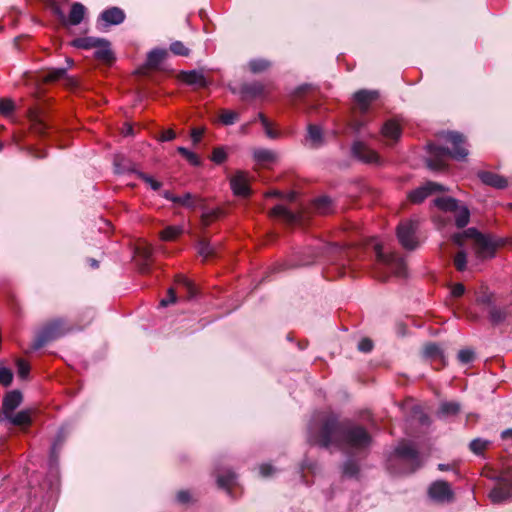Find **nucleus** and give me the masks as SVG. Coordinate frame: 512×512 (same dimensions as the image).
Listing matches in <instances>:
<instances>
[{"label":"nucleus","mask_w":512,"mask_h":512,"mask_svg":"<svg viewBox=\"0 0 512 512\" xmlns=\"http://www.w3.org/2000/svg\"><path fill=\"white\" fill-rule=\"evenodd\" d=\"M317 442L323 447L336 445L361 450L370 445L371 437L364 428L339 423L330 416L325 420Z\"/></svg>","instance_id":"nucleus-1"},{"label":"nucleus","mask_w":512,"mask_h":512,"mask_svg":"<svg viewBox=\"0 0 512 512\" xmlns=\"http://www.w3.org/2000/svg\"><path fill=\"white\" fill-rule=\"evenodd\" d=\"M432 197L431 214L432 221L437 229L442 230L448 221V196L444 185L428 181L408 193V199L413 204H420L425 199Z\"/></svg>","instance_id":"nucleus-2"},{"label":"nucleus","mask_w":512,"mask_h":512,"mask_svg":"<svg viewBox=\"0 0 512 512\" xmlns=\"http://www.w3.org/2000/svg\"><path fill=\"white\" fill-rule=\"evenodd\" d=\"M376 253L377 265L375 269V276L382 281L387 280L389 274H394L398 277H404L406 274V266L402 258L394 254H385L381 244L374 246Z\"/></svg>","instance_id":"nucleus-3"},{"label":"nucleus","mask_w":512,"mask_h":512,"mask_svg":"<svg viewBox=\"0 0 512 512\" xmlns=\"http://www.w3.org/2000/svg\"><path fill=\"white\" fill-rule=\"evenodd\" d=\"M453 242L463 245L467 240L473 241L479 257H492L495 251V244L491 238L479 233L475 228H469L462 233H457L452 238Z\"/></svg>","instance_id":"nucleus-4"},{"label":"nucleus","mask_w":512,"mask_h":512,"mask_svg":"<svg viewBox=\"0 0 512 512\" xmlns=\"http://www.w3.org/2000/svg\"><path fill=\"white\" fill-rule=\"evenodd\" d=\"M69 328L65 327L62 320H54L45 325L37 334L33 344L34 349L43 347L46 343L65 335Z\"/></svg>","instance_id":"nucleus-5"},{"label":"nucleus","mask_w":512,"mask_h":512,"mask_svg":"<svg viewBox=\"0 0 512 512\" xmlns=\"http://www.w3.org/2000/svg\"><path fill=\"white\" fill-rule=\"evenodd\" d=\"M419 222L417 220L402 221L397 227V238L403 248L413 250L419 245L417 230Z\"/></svg>","instance_id":"nucleus-6"},{"label":"nucleus","mask_w":512,"mask_h":512,"mask_svg":"<svg viewBox=\"0 0 512 512\" xmlns=\"http://www.w3.org/2000/svg\"><path fill=\"white\" fill-rule=\"evenodd\" d=\"M448 161V150L435 145L428 146L427 166L430 170L438 171L443 169Z\"/></svg>","instance_id":"nucleus-7"},{"label":"nucleus","mask_w":512,"mask_h":512,"mask_svg":"<svg viewBox=\"0 0 512 512\" xmlns=\"http://www.w3.org/2000/svg\"><path fill=\"white\" fill-rule=\"evenodd\" d=\"M469 154L466 138L459 132L450 131V158L461 161Z\"/></svg>","instance_id":"nucleus-8"},{"label":"nucleus","mask_w":512,"mask_h":512,"mask_svg":"<svg viewBox=\"0 0 512 512\" xmlns=\"http://www.w3.org/2000/svg\"><path fill=\"white\" fill-rule=\"evenodd\" d=\"M395 457L401 462H408L411 464V471H414L420 466V461L417 451L414 447L406 442H402L395 449Z\"/></svg>","instance_id":"nucleus-9"},{"label":"nucleus","mask_w":512,"mask_h":512,"mask_svg":"<svg viewBox=\"0 0 512 512\" xmlns=\"http://www.w3.org/2000/svg\"><path fill=\"white\" fill-rule=\"evenodd\" d=\"M450 215L455 225L459 228L465 227L470 219V211L466 205L450 197Z\"/></svg>","instance_id":"nucleus-10"},{"label":"nucleus","mask_w":512,"mask_h":512,"mask_svg":"<svg viewBox=\"0 0 512 512\" xmlns=\"http://www.w3.org/2000/svg\"><path fill=\"white\" fill-rule=\"evenodd\" d=\"M379 93L376 90H359L354 94V101L361 113H366L370 105L376 101Z\"/></svg>","instance_id":"nucleus-11"},{"label":"nucleus","mask_w":512,"mask_h":512,"mask_svg":"<svg viewBox=\"0 0 512 512\" xmlns=\"http://www.w3.org/2000/svg\"><path fill=\"white\" fill-rule=\"evenodd\" d=\"M402 134V127L394 119L387 120L381 128V136L387 143L393 144L399 140Z\"/></svg>","instance_id":"nucleus-12"},{"label":"nucleus","mask_w":512,"mask_h":512,"mask_svg":"<svg viewBox=\"0 0 512 512\" xmlns=\"http://www.w3.org/2000/svg\"><path fill=\"white\" fill-rule=\"evenodd\" d=\"M231 189L237 196L247 197L250 194L248 175L238 171L230 180Z\"/></svg>","instance_id":"nucleus-13"},{"label":"nucleus","mask_w":512,"mask_h":512,"mask_svg":"<svg viewBox=\"0 0 512 512\" xmlns=\"http://www.w3.org/2000/svg\"><path fill=\"white\" fill-rule=\"evenodd\" d=\"M352 152L355 157L366 163H377L379 160L378 154L363 142H355L352 146Z\"/></svg>","instance_id":"nucleus-14"},{"label":"nucleus","mask_w":512,"mask_h":512,"mask_svg":"<svg viewBox=\"0 0 512 512\" xmlns=\"http://www.w3.org/2000/svg\"><path fill=\"white\" fill-rule=\"evenodd\" d=\"M479 179L481 182L485 185L497 188V189H503L508 186V181L503 176H500L494 172L490 171H479L477 173Z\"/></svg>","instance_id":"nucleus-15"},{"label":"nucleus","mask_w":512,"mask_h":512,"mask_svg":"<svg viewBox=\"0 0 512 512\" xmlns=\"http://www.w3.org/2000/svg\"><path fill=\"white\" fill-rule=\"evenodd\" d=\"M22 403V394L17 391L13 390L7 393L3 398L2 403V409H3V418L7 417L11 413L14 412V410L20 406Z\"/></svg>","instance_id":"nucleus-16"},{"label":"nucleus","mask_w":512,"mask_h":512,"mask_svg":"<svg viewBox=\"0 0 512 512\" xmlns=\"http://www.w3.org/2000/svg\"><path fill=\"white\" fill-rule=\"evenodd\" d=\"M429 497L435 502H443L448 498V485L445 481H435L429 488Z\"/></svg>","instance_id":"nucleus-17"},{"label":"nucleus","mask_w":512,"mask_h":512,"mask_svg":"<svg viewBox=\"0 0 512 512\" xmlns=\"http://www.w3.org/2000/svg\"><path fill=\"white\" fill-rule=\"evenodd\" d=\"M489 498L493 503H501L512 499V485H500L495 487L490 493Z\"/></svg>","instance_id":"nucleus-18"},{"label":"nucleus","mask_w":512,"mask_h":512,"mask_svg":"<svg viewBox=\"0 0 512 512\" xmlns=\"http://www.w3.org/2000/svg\"><path fill=\"white\" fill-rule=\"evenodd\" d=\"M255 161L263 166L274 163L278 159V154L270 149L259 148L253 152Z\"/></svg>","instance_id":"nucleus-19"},{"label":"nucleus","mask_w":512,"mask_h":512,"mask_svg":"<svg viewBox=\"0 0 512 512\" xmlns=\"http://www.w3.org/2000/svg\"><path fill=\"white\" fill-rule=\"evenodd\" d=\"M101 19L108 25H118L125 19L124 12L117 7H112L102 12Z\"/></svg>","instance_id":"nucleus-20"},{"label":"nucleus","mask_w":512,"mask_h":512,"mask_svg":"<svg viewBox=\"0 0 512 512\" xmlns=\"http://www.w3.org/2000/svg\"><path fill=\"white\" fill-rule=\"evenodd\" d=\"M31 413L29 409L19 411L16 414L11 413L5 418H0V421L7 420L15 426L29 425L31 423Z\"/></svg>","instance_id":"nucleus-21"},{"label":"nucleus","mask_w":512,"mask_h":512,"mask_svg":"<svg viewBox=\"0 0 512 512\" xmlns=\"http://www.w3.org/2000/svg\"><path fill=\"white\" fill-rule=\"evenodd\" d=\"M137 257L139 258V270L142 273L149 271V260L152 255V248L150 246L138 247L136 249Z\"/></svg>","instance_id":"nucleus-22"},{"label":"nucleus","mask_w":512,"mask_h":512,"mask_svg":"<svg viewBox=\"0 0 512 512\" xmlns=\"http://www.w3.org/2000/svg\"><path fill=\"white\" fill-rule=\"evenodd\" d=\"M270 215L272 217L281 218L290 224L296 223L298 221V215L289 211L286 207L282 205L275 206L271 210Z\"/></svg>","instance_id":"nucleus-23"},{"label":"nucleus","mask_w":512,"mask_h":512,"mask_svg":"<svg viewBox=\"0 0 512 512\" xmlns=\"http://www.w3.org/2000/svg\"><path fill=\"white\" fill-rule=\"evenodd\" d=\"M181 79L189 85H197L199 87H205L207 85L204 75L198 71L183 72Z\"/></svg>","instance_id":"nucleus-24"},{"label":"nucleus","mask_w":512,"mask_h":512,"mask_svg":"<svg viewBox=\"0 0 512 512\" xmlns=\"http://www.w3.org/2000/svg\"><path fill=\"white\" fill-rule=\"evenodd\" d=\"M85 15V7L81 3H73L71 6V10L69 16L67 18V23L70 25H78L82 22Z\"/></svg>","instance_id":"nucleus-25"},{"label":"nucleus","mask_w":512,"mask_h":512,"mask_svg":"<svg viewBox=\"0 0 512 512\" xmlns=\"http://www.w3.org/2000/svg\"><path fill=\"white\" fill-rule=\"evenodd\" d=\"M95 57L107 63L111 62L114 59L108 41L102 39V43L99 44L98 47H96Z\"/></svg>","instance_id":"nucleus-26"},{"label":"nucleus","mask_w":512,"mask_h":512,"mask_svg":"<svg viewBox=\"0 0 512 512\" xmlns=\"http://www.w3.org/2000/svg\"><path fill=\"white\" fill-rule=\"evenodd\" d=\"M101 43H102V39L95 38V37H85V38H80V39H76L73 41L74 46H76L78 48H83V49L96 48Z\"/></svg>","instance_id":"nucleus-27"},{"label":"nucleus","mask_w":512,"mask_h":512,"mask_svg":"<svg viewBox=\"0 0 512 512\" xmlns=\"http://www.w3.org/2000/svg\"><path fill=\"white\" fill-rule=\"evenodd\" d=\"M263 91V87L259 83L245 84L241 88V94L243 98L255 97L260 95Z\"/></svg>","instance_id":"nucleus-28"},{"label":"nucleus","mask_w":512,"mask_h":512,"mask_svg":"<svg viewBox=\"0 0 512 512\" xmlns=\"http://www.w3.org/2000/svg\"><path fill=\"white\" fill-rule=\"evenodd\" d=\"M167 52L163 49H154L148 54L147 63L151 67L158 66L166 57Z\"/></svg>","instance_id":"nucleus-29"},{"label":"nucleus","mask_w":512,"mask_h":512,"mask_svg":"<svg viewBox=\"0 0 512 512\" xmlns=\"http://www.w3.org/2000/svg\"><path fill=\"white\" fill-rule=\"evenodd\" d=\"M198 253L204 259H208L215 255V247L211 245L207 240L201 239L197 245Z\"/></svg>","instance_id":"nucleus-30"},{"label":"nucleus","mask_w":512,"mask_h":512,"mask_svg":"<svg viewBox=\"0 0 512 512\" xmlns=\"http://www.w3.org/2000/svg\"><path fill=\"white\" fill-rule=\"evenodd\" d=\"M60 79H66V68H53L47 71L43 76L46 82H54Z\"/></svg>","instance_id":"nucleus-31"},{"label":"nucleus","mask_w":512,"mask_h":512,"mask_svg":"<svg viewBox=\"0 0 512 512\" xmlns=\"http://www.w3.org/2000/svg\"><path fill=\"white\" fill-rule=\"evenodd\" d=\"M183 232L181 226H168L160 234L161 239L164 241H171L177 238Z\"/></svg>","instance_id":"nucleus-32"},{"label":"nucleus","mask_w":512,"mask_h":512,"mask_svg":"<svg viewBox=\"0 0 512 512\" xmlns=\"http://www.w3.org/2000/svg\"><path fill=\"white\" fill-rule=\"evenodd\" d=\"M308 139L311 141L313 146H318L322 143V131L320 127L316 125L308 126Z\"/></svg>","instance_id":"nucleus-33"},{"label":"nucleus","mask_w":512,"mask_h":512,"mask_svg":"<svg viewBox=\"0 0 512 512\" xmlns=\"http://www.w3.org/2000/svg\"><path fill=\"white\" fill-rule=\"evenodd\" d=\"M314 207L317 212L327 214L331 211V200L326 196L320 197L315 200Z\"/></svg>","instance_id":"nucleus-34"},{"label":"nucleus","mask_w":512,"mask_h":512,"mask_svg":"<svg viewBox=\"0 0 512 512\" xmlns=\"http://www.w3.org/2000/svg\"><path fill=\"white\" fill-rule=\"evenodd\" d=\"M176 204L185 208L194 209L196 207V198L191 193H185L183 196H178Z\"/></svg>","instance_id":"nucleus-35"},{"label":"nucleus","mask_w":512,"mask_h":512,"mask_svg":"<svg viewBox=\"0 0 512 512\" xmlns=\"http://www.w3.org/2000/svg\"><path fill=\"white\" fill-rule=\"evenodd\" d=\"M270 67V62L265 59H254L249 62V68L253 73H260Z\"/></svg>","instance_id":"nucleus-36"},{"label":"nucleus","mask_w":512,"mask_h":512,"mask_svg":"<svg viewBox=\"0 0 512 512\" xmlns=\"http://www.w3.org/2000/svg\"><path fill=\"white\" fill-rule=\"evenodd\" d=\"M177 283L183 285L187 291V298L191 299L196 295V289L193 283L183 275L177 277Z\"/></svg>","instance_id":"nucleus-37"},{"label":"nucleus","mask_w":512,"mask_h":512,"mask_svg":"<svg viewBox=\"0 0 512 512\" xmlns=\"http://www.w3.org/2000/svg\"><path fill=\"white\" fill-rule=\"evenodd\" d=\"M135 173L138 176V178H140L146 184H148L151 187V189L157 191V190H159L162 187V183L161 182L155 180L153 177L149 176L148 174H145V173L140 172V171H136Z\"/></svg>","instance_id":"nucleus-38"},{"label":"nucleus","mask_w":512,"mask_h":512,"mask_svg":"<svg viewBox=\"0 0 512 512\" xmlns=\"http://www.w3.org/2000/svg\"><path fill=\"white\" fill-rule=\"evenodd\" d=\"M258 119L261 121L265 133L269 138L275 139L279 136V134L271 128V123L262 113L258 114Z\"/></svg>","instance_id":"nucleus-39"},{"label":"nucleus","mask_w":512,"mask_h":512,"mask_svg":"<svg viewBox=\"0 0 512 512\" xmlns=\"http://www.w3.org/2000/svg\"><path fill=\"white\" fill-rule=\"evenodd\" d=\"M170 50L175 55H180V56H188L189 55V49L181 41L172 42L170 45Z\"/></svg>","instance_id":"nucleus-40"},{"label":"nucleus","mask_w":512,"mask_h":512,"mask_svg":"<svg viewBox=\"0 0 512 512\" xmlns=\"http://www.w3.org/2000/svg\"><path fill=\"white\" fill-rule=\"evenodd\" d=\"M177 150H178V152H179L181 155H183V156H184V157H185V158H186V159H187V160H188L192 165H194V166H198V165L200 164V159H199V157H198L195 153H193V152L189 151L187 148H185V147H178V149H177Z\"/></svg>","instance_id":"nucleus-41"},{"label":"nucleus","mask_w":512,"mask_h":512,"mask_svg":"<svg viewBox=\"0 0 512 512\" xmlns=\"http://www.w3.org/2000/svg\"><path fill=\"white\" fill-rule=\"evenodd\" d=\"M32 131L38 135H44L47 129V124L40 118L34 117L31 125Z\"/></svg>","instance_id":"nucleus-42"},{"label":"nucleus","mask_w":512,"mask_h":512,"mask_svg":"<svg viewBox=\"0 0 512 512\" xmlns=\"http://www.w3.org/2000/svg\"><path fill=\"white\" fill-rule=\"evenodd\" d=\"M424 355L427 358H432V359L442 357L440 348L436 344H427L424 347Z\"/></svg>","instance_id":"nucleus-43"},{"label":"nucleus","mask_w":512,"mask_h":512,"mask_svg":"<svg viewBox=\"0 0 512 512\" xmlns=\"http://www.w3.org/2000/svg\"><path fill=\"white\" fill-rule=\"evenodd\" d=\"M457 359L462 364L470 363L474 360V352L471 349H462L459 351Z\"/></svg>","instance_id":"nucleus-44"},{"label":"nucleus","mask_w":512,"mask_h":512,"mask_svg":"<svg viewBox=\"0 0 512 512\" xmlns=\"http://www.w3.org/2000/svg\"><path fill=\"white\" fill-rule=\"evenodd\" d=\"M13 380V373L10 369L0 367V384L9 386Z\"/></svg>","instance_id":"nucleus-45"},{"label":"nucleus","mask_w":512,"mask_h":512,"mask_svg":"<svg viewBox=\"0 0 512 512\" xmlns=\"http://www.w3.org/2000/svg\"><path fill=\"white\" fill-rule=\"evenodd\" d=\"M227 158V153L222 147H217L213 150L211 160L216 164L223 163Z\"/></svg>","instance_id":"nucleus-46"},{"label":"nucleus","mask_w":512,"mask_h":512,"mask_svg":"<svg viewBox=\"0 0 512 512\" xmlns=\"http://www.w3.org/2000/svg\"><path fill=\"white\" fill-rule=\"evenodd\" d=\"M487 445V441H484L482 439H474L470 443V449L472 450L473 453L479 455L486 449Z\"/></svg>","instance_id":"nucleus-47"},{"label":"nucleus","mask_w":512,"mask_h":512,"mask_svg":"<svg viewBox=\"0 0 512 512\" xmlns=\"http://www.w3.org/2000/svg\"><path fill=\"white\" fill-rule=\"evenodd\" d=\"M220 210L218 209H211L208 211H205L202 214V222L205 226L209 225L213 220L217 219L220 215Z\"/></svg>","instance_id":"nucleus-48"},{"label":"nucleus","mask_w":512,"mask_h":512,"mask_svg":"<svg viewBox=\"0 0 512 512\" xmlns=\"http://www.w3.org/2000/svg\"><path fill=\"white\" fill-rule=\"evenodd\" d=\"M238 118V114L233 111H223L220 115V120L225 125H232Z\"/></svg>","instance_id":"nucleus-49"},{"label":"nucleus","mask_w":512,"mask_h":512,"mask_svg":"<svg viewBox=\"0 0 512 512\" xmlns=\"http://www.w3.org/2000/svg\"><path fill=\"white\" fill-rule=\"evenodd\" d=\"M14 110V103L10 99L0 100V113L7 116Z\"/></svg>","instance_id":"nucleus-50"},{"label":"nucleus","mask_w":512,"mask_h":512,"mask_svg":"<svg viewBox=\"0 0 512 512\" xmlns=\"http://www.w3.org/2000/svg\"><path fill=\"white\" fill-rule=\"evenodd\" d=\"M467 257L465 252H459L454 258V264L459 271H463L466 267Z\"/></svg>","instance_id":"nucleus-51"},{"label":"nucleus","mask_w":512,"mask_h":512,"mask_svg":"<svg viewBox=\"0 0 512 512\" xmlns=\"http://www.w3.org/2000/svg\"><path fill=\"white\" fill-rule=\"evenodd\" d=\"M343 473L346 476L353 477L358 473V466L352 461H348L343 466Z\"/></svg>","instance_id":"nucleus-52"},{"label":"nucleus","mask_w":512,"mask_h":512,"mask_svg":"<svg viewBox=\"0 0 512 512\" xmlns=\"http://www.w3.org/2000/svg\"><path fill=\"white\" fill-rule=\"evenodd\" d=\"M18 375L21 378H26L30 371V366L27 362L22 359L17 360Z\"/></svg>","instance_id":"nucleus-53"},{"label":"nucleus","mask_w":512,"mask_h":512,"mask_svg":"<svg viewBox=\"0 0 512 512\" xmlns=\"http://www.w3.org/2000/svg\"><path fill=\"white\" fill-rule=\"evenodd\" d=\"M234 479L235 475L228 473L226 476H219L217 482L220 487H228L233 483Z\"/></svg>","instance_id":"nucleus-54"},{"label":"nucleus","mask_w":512,"mask_h":512,"mask_svg":"<svg viewBox=\"0 0 512 512\" xmlns=\"http://www.w3.org/2000/svg\"><path fill=\"white\" fill-rule=\"evenodd\" d=\"M465 287L462 283L450 285V296L460 297L464 294Z\"/></svg>","instance_id":"nucleus-55"},{"label":"nucleus","mask_w":512,"mask_h":512,"mask_svg":"<svg viewBox=\"0 0 512 512\" xmlns=\"http://www.w3.org/2000/svg\"><path fill=\"white\" fill-rule=\"evenodd\" d=\"M373 348V343L368 338H363L358 343V349L361 352L367 353L370 352Z\"/></svg>","instance_id":"nucleus-56"},{"label":"nucleus","mask_w":512,"mask_h":512,"mask_svg":"<svg viewBox=\"0 0 512 512\" xmlns=\"http://www.w3.org/2000/svg\"><path fill=\"white\" fill-rule=\"evenodd\" d=\"M175 302H176V294H175V291H174L172 288H170V289L168 290V296H167V298L162 299V300H161V302H160V304H161V306L166 307V306H168L169 304H172V303H175Z\"/></svg>","instance_id":"nucleus-57"},{"label":"nucleus","mask_w":512,"mask_h":512,"mask_svg":"<svg viewBox=\"0 0 512 512\" xmlns=\"http://www.w3.org/2000/svg\"><path fill=\"white\" fill-rule=\"evenodd\" d=\"M191 494L189 491L181 490L177 493V501L182 504L189 503L191 500Z\"/></svg>","instance_id":"nucleus-58"},{"label":"nucleus","mask_w":512,"mask_h":512,"mask_svg":"<svg viewBox=\"0 0 512 512\" xmlns=\"http://www.w3.org/2000/svg\"><path fill=\"white\" fill-rule=\"evenodd\" d=\"M203 134H204V129L194 128L191 132V137H192L193 142L198 143L201 140Z\"/></svg>","instance_id":"nucleus-59"},{"label":"nucleus","mask_w":512,"mask_h":512,"mask_svg":"<svg viewBox=\"0 0 512 512\" xmlns=\"http://www.w3.org/2000/svg\"><path fill=\"white\" fill-rule=\"evenodd\" d=\"M259 470H260V474L263 477L270 476L273 473V471H274L273 467L271 465H269V464H262L260 466Z\"/></svg>","instance_id":"nucleus-60"},{"label":"nucleus","mask_w":512,"mask_h":512,"mask_svg":"<svg viewBox=\"0 0 512 512\" xmlns=\"http://www.w3.org/2000/svg\"><path fill=\"white\" fill-rule=\"evenodd\" d=\"M176 137L175 132L172 129L164 131L160 137L161 141H171Z\"/></svg>","instance_id":"nucleus-61"},{"label":"nucleus","mask_w":512,"mask_h":512,"mask_svg":"<svg viewBox=\"0 0 512 512\" xmlns=\"http://www.w3.org/2000/svg\"><path fill=\"white\" fill-rule=\"evenodd\" d=\"M490 315H491V318H492V320L494 322H498V321H500L503 318V315H502L501 311H499L497 309H493L490 312Z\"/></svg>","instance_id":"nucleus-62"},{"label":"nucleus","mask_w":512,"mask_h":512,"mask_svg":"<svg viewBox=\"0 0 512 512\" xmlns=\"http://www.w3.org/2000/svg\"><path fill=\"white\" fill-rule=\"evenodd\" d=\"M53 12L55 15L58 16V18L61 20V21H65L66 18H65V15L63 13V11L58 7V6H54L53 7Z\"/></svg>","instance_id":"nucleus-63"},{"label":"nucleus","mask_w":512,"mask_h":512,"mask_svg":"<svg viewBox=\"0 0 512 512\" xmlns=\"http://www.w3.org/2000/svg\"><path fill=\"white\" fill-rule=\"evenodd\" d=\"M162 196H163L165 199L170 200V201H172V202H174V203H176V200H177V197H178V196L173 195V194H172L171 192H169V191H164V192L162 193Z\"/></svg>","instance_id":"nucleus-64"}]
</instances>
